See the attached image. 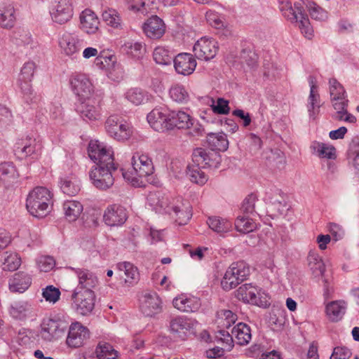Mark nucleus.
<instances>
[{
    "instance_id": "1",
    "label": "nucleus",
    "mask_w": 359,
    "mask_h": 359,
    "mask_svg": "<svg viewBox=\"0 0 359 359\" xmlns=\"http://www.w3.org/2000/svg\"><path fill=\"white\" fill-rule=\"evenodd\" d=\"M88 153L95 163L89 172L93 184L101 190L110 188L114 183V175L118 168L114 163L112 148L98 140H90Z\"/></svg>"
},
{
    "instance_id": "2",
    "label": "nucleus",
    "mask_w": 359,
    "mask_h": 359,
    "mask_svg": "<svg viewBox=\"0 0 359 359\" xmlns=\"http://www.w3.org/2000/svg\"><path fill=\"white\" fill-rule=\"evenodd\" d=\"M131 171L123 169L121 171L123 177L134 187H141L143 182L140 179L152 175L154 171L151 159L144 154L135 153L131 158Z\"/></svg>"
},
{
    "instance_id": "3",
    "label": "nucleus",
    "mask_w": 359,
    "mask_h": 359,
    "mask_svg": "<svg viewBox=\"0 0 359 359\" xmlns=\"http://www.w3.org/2000/svg\"><path fill=\"white\" fill-rule=\"evenodd\" d=\"M53 194L47 188L36 187L30 191L26 198V208L34 217H43L50 212Z\"/></svg>"
},
{
    "instance_id": "4",
    "label": "nucleus",
    "mask_w": 359,
    "mask_h": 359,
    "mask_svg": "<svg viewBox=\"0 0 359 359\" xmlns=\"http://www.w3.org/2000/svg\"><path fill=\"white\" fill-rule=\"evenodd\" d=\"M69 327V321L65 316L55 315L43 319L39 335L46 341H52L62 337Z\"/></svg>"
},
{
    "instance_id": "5",
    "label": "nucleus",
    "mask_w": 359,
    "mask_h": 359,
    "mask_svg": "<svg viewBox=\"0 0 359 359\" xmlns=\"http://www.w3.org/2000/svg\"><path fill=\"white\" fill-rule=\"evenodd\" d=\"M250 275V268L244 262L232 263L226 271L221 281L222 287L225 290L236 287Z\"/></svg>"
},
{
    "instance_id": "6",
    "label": "nucleus",
    "mask_w": 359,
    "mask_h": 359,
    "mask_svg": "<svg viewBox=\"0 0 359 359\" xmlns=\"http://www.w3.org/2000/svg\"><path fill=\"white\" fill-rule=\"evenodd\" d=\"M105 128L107 133L118 141L127 140L132 135L129 124L123 123L118 116H109L105 122Z\"/></svg>"
},
{
    "instance_id": "7",
    "label": "nucleus",
    "mask_w": 359,
    "mask_h": 359,
    "mask_svg": "<svg viewBox=\"0 0 359 359\" xmlns=\"http://www.w3.org/2000/svg\"><path fill=\"white\" fill-rule=\"evenodd\" d=\"M72 297L74 307L78 313L85 316L94 309L95 295L93 290H74Z\"/></svg>"
},
{
    "instance_id": "8",
    "label": "nucleus",
    "mask_w": 359,
    "mask_h": 359,
    "mask_svg": "<svg viewBox=\"0 0 359 359\" xmlns=\"http://www.w3.org/2000/svg\"><path fill=\"white\" fill-rule=\"evenodd\" d=\"M193 163L201 165L203 168H218L222 162V156L214 149L196 148L192 154Z\"/></svg>"
},
{
    "instance_id": "9",
    "label": "nucleus",
    "mask_w": 359,
    "mask_h": 359,
    "mask_svg": "<svg viewBox=\"0 0 359 359\" xmlns=\"http://www.w3.org/2000/svg\"><path fill=\"white\" fill-rule=\"evenodd\" d=\"M59 46L63 54L76 57L84 47V40L74 33L65 32L58 40Z\"/></svg>"
},
{
    "instance_id": "10",
    "label": "nucleus",
    "mask_w": 359,
    "mask_h": 359,
    "mask_svg": "<svg viewBox=\"0 0 359 359\" xmlns=\"http://www.w3.org/2000/svg\"><path fill=\"white\" fill-rule=\"evenodd\" d=\"M147 121L154 130L165 132L170 130V109L167 107H156L147 116Z\"/></svg>"
},
{
    "instance_id": "11",
    "label": "nucleus",
    "mask_w": 359,
    "mask_h": 359,
    "mask_svg": "<svg viewBox=\"0 0 359 359\" xmlns=\"http://www.w3.org/2000/svg\"><path fill=\"white\" fill-rule=\"evenodd\" d=\"M66 344L70 348H79L84 345L90 337L89 330L79 322L69 325Z\"/></svg>"
},
{
    "instance_id": "12",
    "label": "nucleus",
    "mask_w": 359,
    "mask_h": 359,
    "mask_svg": "<svg viewBox=\"0 0 359 359\" xmlns=\"http://www.w3.org/2000/svg\"><path fill=\"white\" fill-rule=\"evenodd\" d=\"M42 144L39 139L33 135H27L19 140L15 145V151L23 156L36 158L41 154Z\"/></svg>"
},
{
    "instance_id": "13",
    "label": "nucleus",
    "mask_w": 359,
    "mask_h": 359,
    "mask_svg": "<svg viewBox=\"0 0 359 359\" xmlns=\"http://www.w3.org/2000/svg\"><path fill=\"white\" fill-rule=\"evenodd\" d=\"M74 93L79 97V101L92 97L93 84L89 78L83 74L76 73L70 79Z\"/></svg>"
},
{
    "instance_id": "14",
    "label": "nucleus",
    "mask_w": 359,
    "mask_h": 359,
    "mask_svg": "<svg viewBox=\"0 0 359 359\" xmlns=\"http://www.w3.org/2000/svg\"><path fill=\"white\" fill-rule=\"evenodd\" d=\"M218 46L213 39L202 37L194 46V52L199 60H210L217 54Z\"/></svg>"
},
{
    "instance_id": "15",
    "label": "nucleus",
    "mask_w": 359,
    "mask_h": 359,
    "mask_svg": "<svg viewBox=\"0 0 359 359\" xmlns=\"http://www.w3.org/2000/svg\"><path fill=\"white\" fill-rule=\"evenodd\" d=\"M162 302L155 292H146L140 298V307L142 313L153 316L161 311Z\"/></svg>"
},
{
    "instance_id": "16",
    "label": "nucleus",
    "mask_w": 359,
    "mask_h": 359,
    "mask_svg": "<svg viewBox=\"0 0 359 359\" xmlns=\"http://www.w3.org/2000/svg\"><path fill=\"white\" fill-rule=\"evenodd\" d=\"M76 111L83 119L90 121L97 120L101 116L100 102L93 97L79 101Z\"/></svg>"
},
{
    "instance_id": "17",
    "label": "nucleus",
    "mask_w": 359,
    "mask_h": 359,
    "mask_svg": "<svg viewBox=\"0 0 359 359\" xmlns=\"http://www.w3.org/2000/svg\"><path fill=\"white\" fill-rule=\"evenodd\" d=\"M52 19L59 24H64L73 16V6L71 0H55L50 11Z\"/></svg>"
},
{
    "instance_id": "18",
    "label": "nucleus",
    "mask_w": 359,
    "mask_h": 359,
    "mask_svg": "<svg viewBox=\"0 0 359 359\" xmlns=\"http://www.w3.org/2000/svg\"><path fill=\"white\" fill-rule=\"evenodd\" d=\"M173 198L161 192H151L147 196V202L156 212L172 215Z\"/></svg>"
},
{
    "instance_id": "19",
    "label": "nucleus",
    "mask_w": 359,
    "mask_h": 359,
    "mask_svg": "<svg viewBox=\"0 0 359 359\" xmlns=\"http://www.w3.org/2000/svg\"><path fill=\"white\" fill-rule=\"evenodd\" d=\"M172 215H170L179 225L186 224L192 216L190 205L184 203L182 197L177 196L172 199Z\"/></svg>"
},
{
    "instance_id": "20",
    "label": "nucleus",
    "mask_w": 359,
    "mask_h": 359,
    "mask_svg": "<svg viewBox=\"0 0 359 359\" xmlns=\"http://www.w3.org/2000/svg\"><path fill=\"white\" fill-rule=\"evenodd\" d=\"M36 67V64L34 62L28 61L21 68L18 83L22 93L25 95L29 96L32 94L31 82L34 77Z\"/></svg>"
},
{
    "instance_id": "21",
    "label": "nucleus",
    "mask_w": 359,
    "mask_h": 359,
    "mask_svg": "<svg viewBox=\"0 0 359 359\" xmlns=\"http://www.w3.org/2000/svg\"><path fill=\"white\" fill-rule=\"evenodd\" d=\"M197 321L184 316L173 318L170 321V331L180 338L184 339L187 333L195 328Z\"/></svg>"
},
{
    "instance_id": "22",
    "label": "nucleus",
    "mask_w": 359,
    "mask_h": 359,
    "mask_svg": "<svg viewBox=\"0 0 359 359\" xmlns=\"http://www.w3.org/2000/svg\"><path fill=\"white\" fill-rule=\"evenodd\" d=\"M173 63L177 73L184 76L191 74L194 72L197 65L194 56L187 53L177 55L173 60Z\"/></svg>"
},
{
    "instance_id": "23",
    "label": "nucleus",
    "mask_w": 359,
    "mask_h": 359,
    "mask_svg": "<svg viewBox=\"0 0 359 359\" xmlns=\"http://www.w3.org/2000/svg\"><path fill=\"white\" fill-rule=\"evenodd\" d=\"M103 219L108 226L122 225L127 219L126 210L119 205H111L105 210Z\"/></svg>"
},
{
    "instance_id": "24",
    "label": "nucleus",
    "mask_w": 359,
    "mask_h": 359,
    "mask_svg": "<svg viewBox=\"0 0 359 359\" xmlns=\"http://www.w3.org/2000/svg\"><path fill=\"white\" fill-rule=\"evenodd\" d=\"M69 269L76 274L79 283L75 290H93L97 283V276L90 271L86 269L69 267Z\"/></svg>"
},
{
    "instance_id": "25",
    "label": "nucleus",
    "mask_w": 359,
    "mask_h": 359,
    "mask_svg": "<svg viewBox=\"0 0 359 359\" xmlns=\"http://www.w3.org/2000/svg\"><path fill=\"white\" fill-rule=\"evenodd\" d=\"M144 34L150 39H160L165 33L163 21L156 15L149 18L142 26Z\"/></svg>"
},
{
    "instance_id": "26",
    "label": "nucleus",
    "mask_w": 359,
    "mask_h": 359,
    "mask_svg": "<svg viewBox=\"0 0 359 359\" xmlns=\"http://www.w3.org/2000/svg\"><path fill=\"white\" fill-rule=\"evenodd\" d=\"M80 28L84 32L95 34L99 29L100 20L97 15L90 9H85L79 16Z\"/></svg>"
},
{
    "instance_id": "27",
    "label": "nucleus",
    "mask_w": 359,
    "mask_h": 359,
    "mask_svg": "<svg viewBox=\"0 0 359 359\" xmlns=\"http://www.w3.org/2000/svg\"><path fill=\"white\" fill-rule=\"evenodd\" d=\"M116 269L119 272V276L123 278L121 273L125 275L124 281L128 285H133L140 279V273L137 268L131 262H121L116 265Z\"/></svg>"
},
{
    "instance_id": "28",
    "label": "nucleus",
    "mask_w": 359,
    "mask_h": 359,
    "mask_svg": "<svg viewBox=\"0 0 359 359\" xmlns=\"http://www.w3.org/2000/svg\"><path fill=\"white\" fill-rule=\"evenodd\" d=\"M172 304L175 308L182 312H196L201 307L200 299L196 297L181 295L175 297Z\"/></svg>"
},
{
    "instance_id": "29",
    "label": "nucleus",
    "mask_w": 359,
    "mask_h": 359,
    "mask_svg": "<svg viewBox=\"0 0 359 359\" xmlns=\"http://www.w3.org/2000/svg\"><path fill=\"white\" fill-rule=\"evenodd\" d=\"M258 294V289L252 284H244L240 286L235 292L236 297L238 299L256 305L259 304Z\"/></svg>"
},
{
    "instance_id": "30",
    "label": "nucleus",
    "mask_w": 359,
    "mask_h": 359,
    "mask_svg": "<svg viewBox=\"0 0 359 359\" xmlns=\"http://www.w3.org/2000/svg\"><path fill=\"white\" fill-rule=\"evenodd\" d=\"M32 283L31 276L22 271L15 273L11 278L9 279V289L13 292H24L29 288Z\"/></svg>"
},
{
    "instance_id": "31",
    "label": "nucleus",
    "mask_w": 359,
    "mask_h": 359,
    "mask_svg": "<svg viewBox=\"0 0 359 359\" xmlns=\"http://www.w3.org/2000/svg\"><path fill=\"white\" fill-rule=\"evenodd\" d=\"M16 21L15 10L12 4H0V27L4 29H11Z\"/></svg>"
},
{
    "instance_id": "32",
    "label": "nucleus",
    "mask_w": 359,
    "mask_h": 359,
    "mask_svg": "<svg viewBox=\"0 0 359 359\" xmlns=\"http://www.w3.org/2000/svg\"><path fill=\"white\" fill-rule=\"evenodd\" d=\"M346 303L343 300L332 301L325 306V313L332 322H338L342 319L346 311Z\"/></svg>"
},
{
    "instance_id": "33",
    "label": "nucleus",
    "mask_w": 359,
    "mask_h": 359,
    "mask_svg": "<svg viewBox=\"0 0 359 359\" xmlns=\"http://www.w3.org/2000/svg\"><path fill=\"white\" fill-rule=\"evenodd\" d=\"M170 123H172L170 130L177 128L178 129L189 128L193 125L191 116L183 111L170 110Z\"/></svg>"
},
{
    "instance_id": "34",
    "label": "nucleus",
    "mask_w": 359,
    "mask_h": 359,
    "mask_svg": "<svg viewBox=\"0 0 359 359\" xmlns=\"http://www.w3.org/2000/svg\"><path fill=\"white\" fill-rule=\"evenodd\" d=\"M19 177V172L13 162L0 163V179L8 186L17 182Z\"/></svg>"
},
{
    "instance_id": "35",
    "label": "nucleus",
    "mask_w": 359,
    "mask_h": 359,
    "mask_svg": "<svg viewBox=\"0 0 359 359\" xmlns=\"http://www.w3.org/2000/svg\"><path fill=\"white\" fill-rule=\"evenodd\" d=\"M232 334L234 341L241 346L247 345L252 339L251 329L244 323H238L232 329Z\"/></svg>"
},
{
    "instance_id": "36",
    "label": "nucleus",
    "mask_w": 359,
    "mask_h": 359,
    "mask_svg": "<svg viewBox=\"0 0 359 359\" xmlns=\"http://www.w3.org/2000/svg\"><path fill=\"white\" fill-rule=\"evenodd\" d=\"M310 148L312 153L320 158L334 159L336 158V149L331 144L313 141Z\"/></svg>"
},
{
    "instance_id": "37",
    "label": "nucleus",
    "mask_w": 359,
    "mask_h": 359,
    "mask_svg": "<svg viewBox=\"0 0 359 359\" xmlns=\"http://www.w3.org/2000/svg\"><path fill=\"white\" fill-rule=\"evenodd\" d=\"M307 261L309 270L313 277L318 278L323 276L325 266L321 257L316 252L310 251Z\"/></svg>"
},
{
    "instance_id": "38",
    "label": "nucleus",
    "mask_w": 359,
    "mask_h": 359,
    "mask_svg": "<svg viewBox=\"0 0 359 359\" xmlns=\"http://www.w3.org/2000/svg\"><path fill=\"white\" fill-rule=\"evenodd\" d=\"M83 57L85 59H89L92 57H96L95 64L101 69L108 68L109 66V62H114V57L113 55L103 56L102 55H98V50L97 48L93 47H88L83 51Z\"/></svg>"
},
{
    "instance_id": "39",
    "label": "nucleus",
    "mask_w": 359,
    "mask_h": 359,
    "mask_svg": "<svg viewBox=\"0 0 359 359\" xmlns=\"http://www.w3.org/2000/svg\"><path fill=\"white\" fill-rule=\"evenodd\" d=\"M207 224L212 231L219 234L228 233L232 229L231 222L217 216L208 217Z\"/></svg>"
},
{
    "instance_id": "40",
    "label": "nucleus",
    "mask_w": 359,
    "mask_h": 359,
    "mask_svg": "<svg viewBox=\"0 0 359 359\" xmlns=\"http://www.w3.org/2000/svg\"><path fill=\"white\" fill-rule=\"evenodd\" d=\"M295 9L298 11V21L299 27L302 33L308 39H311L313 36V29L311 27L309 20L307 15L304 12V8L302 4L299 2L294 3Z\"/></svg>"
},
{
    "instance_id": "41",
    "label": "nucleus",
    "mask_w": 359,
    "mask_h": 359,
    "mask_svg": "<svg viewBox=\"0 0 359 359\" xmlns=\"http://www.w3.org/2000/svg\"><path fill=\"white\" fill-rule=\"evenodd\" d=\"M207 141L210 149L216 151H224L228 149L229 141L224 133H211L208 135Z\"/></svg>"
},
{
    "instance_id": "42",
    "label": "nucleus",
    "mask_w": 359,
    "mask_h": 359,
    "mask_svg": "<svg viewBox=\"0 0 359 359\" xmlns=\"http://www.w3.org/2000/svg\"><path fill=\"white\" fill-rule=\"evenodd\" d=\"M174 53L165 46L156 47L153 53L154 61L159 65H168L173 62L175 58Z\"/></svg>"
},
{
    "instance_id": "43",
    "label": "nucleus",
    "mask_w": 359,
    "mask_h": 359,
    "mask_svg": "<svg viewBox=\"0 0 359 359\" xmlns=\"http://www.w3.org/2000/svg\"><path fill=\"white\" fill-rule=\"evenodd\" d=\"M60 184L62 192L69 196L76 195L81 189L80 181L73 176L61 178Z\"/></svg>"
},
{
    "instance_id": "44",
    "label": "nucleus",
    "mask_w": 359,
    "mask_h": 359,
    "mask_svg": "<svg viewBox=\"0 0 359 359\" xmlns=\"http://www.w3.org/2000/svg\"><path fill=\"white\" fill-rule=\"evenodd\" d=\"M82 204L77 201H67L63 204V210L66 218L70 221H75L83 211Z\"/></svg>"
},
{
    "instance_id": "45",
    "label": "nucleus",
    "mask_w": 359,
    "mask_h": 359,
    "mask_svg": "<svg viewBox=\"0 0 359 359\" xmlns=\"http://www.w3.org/2000/svg\"><path fill=\"white\" fill-rule=\"evenodd\" d=\"M126 99L135 105L146 103L149 100V95L145 90L134 88L129 89L125 94Z\"/></svg>"
},
{
    "instance_id": "46",
    "label": "nucleus",
    "mask_w": 359,
    "mask_h": 359,
    "mask_svg": "<svg viewBox=\"0 0 359 359\" xmlns=\"http://www.w3.org/2000/svg\"><path fill=\"white\" fill-rule=\"evenodd\" d=\"M103 21L114 29H122L123 22L119 13L113 8H107L102 13Z\"/></svg>"
},
{
    "instance_id": "47",
    "label": "nucleus",
    "mask_w": 359,
    "mask_h": 359,
    "mask_svg": "<svg viewBox=\"0 0 359 359\" xmlns=\"http://www.w3.org/2000/svg\"><path fill=\"white\" fill-rule=\"evenodd\" d=\"M170 97L180 104L187 103L189 100V94L185 87L181 84H173L169 89Z\"/></svg>"
},
{
    "instance_id": "48",
    "label": "nucleus",
    "mask_w": 359,
    "mask_h": 359,
    "mask_svg": "<svg viewBox=\"0 0 359 359\" xmlns=\"http://www.w3.org/2000/svg\"><path fill=\"white\" fill-rule=\"evenodd\" d=\"M30 311V305L25 301L15 302L11 304L10 315L15 319L22 320L27 316Z\"/></svg>"
},
{
    "instance_id": "49",
    "label": "nucleus",
    "mask_w": 359,
    "mask_h": 359,
    "mask_svg": "<svg viewBox=\"0 0 359 359\" xmlns=\"http://www.w3.org/2000/svg\"><path fill=\"white\" fill-rule=\"evenodd\" d=\"M201 165L194 163L187 166V175L190 180L196 184L203 185L208 181L207 175L201 170Z\"/></svg>"
},
{
    "instance_id": "50",
    "label": "nucleus",
    "mask_w": 359,
    "mask_h": 359,
    "mask_svg": "<svg viewBox=\"0 0 359 359\" xmlns=\"http://www.w3.org/2000/svg\"><path fill=\"white\" fill-rule=\"evenodd\" d=\"M97 359H118V353L107 342L99 343L95 349Z\"/></svg>"
},
{
    "instance_id": "51",
    "label": "nucleus",
    "mask_w": 359,
    "mask_h": 359,
    "mask_svg": "<svg viewBox=\"0 0 359 359\" xmlns=\"http://www.w3.org/2000/svg\"><path fill=\"white\" fill-rule=\"evenodd\" d=\"M122 49L127 55L135 59L142 57L145 52L144 45L142 42L133 41L126 42Z\"/></svg>"
},
{
    "instance_id": "52",
    "label": "nucleus",
    "mask_w": 359,
    "mask_h": 359,
    "mask_svg": "<svg viewBox=\"0 0 359 359\" xmlns=\"http://www.w3.org/2000/svg\"><path fill=\"white\" fill-rule=\"evenodd\" d=\"M236 229L243 233L253 231L256 229V224L246 215H239L235 221Z\"/></svg>"
},
{
    "instance_id": "53",
    "label": "nucleus",
    "mask_w": 359,
    "mask_h": 359,
    "mask_svg": "<svg viewBox=\"0 0 359 359\" xmlns=\"http://www.w3.org/2000/svg\"><path fill=\"white\" fill-rule=\"evenodd\" d=\"M279 8L285 18L291 22L298 21V11L295 7L292 6V3L289 0H278Z\"/></svg>"
},
{
    "instance_id": "54",
    "label": "nucleus",
    "mask_w": 359,
    "mask_h": 359,
    "mask_svg": "<svg viewBox=\"0 0 359 359\" xmlns=\"http://www.w3.org/2000/svg\"><path fill=\"white\" fill-rule=\"evenodd\" d=\"M21 264V259L17 253L6 252L2 266L4 270L15 271Z\"/></svg>"
},
{
    "instance_id": "55",
    "label": "nucleus",
    "mask_w": 359,
    "mask_h": 359,
    "mask_svg": "<svg viewBox=\"0 0 359 359\" xmlns=\"http://www.w3.org/2000/svg\"><path fill=\"white\" fill-rule=\"evenodd\" d=\"M329 84L331 99H344V97H346L344 87L335 79H330Z\"/></svg>"
},
{
    "instance_id": "56",
    "label": "nucleus",
    "mask_w": 359,
    "mask_h": 359,
    "mask_svg": "<svg viewBox=\"0 0 359 359\" xmlns=\"http://www.w3.org/2000/svg\"><path fill=\"white\" fill-rule=\"evenodd\" d=\"M265 200L270 203L273 207L283 206V204L285 203L284 197L279 189L271 190L266 192Z\"/></svg>"
},
{
    "instance_id": "57",
    "label": "nucleus",
    "mask_w": 359,
    "mask_h": 359,
    "mask_svg": "<svg viewBox=\"0 0 359 359\" xmlns=\"http://www.w3.org/2000/svg\"><path fill=\"white\" fill-rule=\"evenodd\" d=\"M240 58L242 63L251 68L256 65L257 61V55L250 48L243 49L240 54Z\"/></svg>"
},
{
    "instance_id": "58",
    "label": "nucleus",
    "mask_w": 359,
    "mask_h": 359,
    "mask_svg": "<svg viewBox=\"0 0 359 359\" xmlns=\"http://www.w3.org/2000/svg\"><path fill=\"white\" fill-rule=\"evenodd\" d=\"M36 263L39 269L43 272L51 271L55 265L53 257L50 256H41L37 259Z\"/></svg>"
},
{
    "instance_id": "59",
    "label": "nucleus",
    "mask_w": 359,
    "mask_h": 359,
    "mask_svg": "<svg viewBox=\"0 0 359 359\" xmlns=\"http://www.w3.org/2000/svg\"><path fill=\"white\" fill-rule=\"evenodd\" d=\"M42 295L47 302L55 303L60 299V292L59 289L49 285L43 289Z\"/></svg>"
},
{
    "instance_id": "60",
    "label": "nucleus",
    "mask_w": 359,
    "mask_h": 359,
    "mask_svg": "<svg viewBox=\"0 0 359 359\" xmlns=\"http://www.w3.org/2000/svg\"><path fill=\"white\" fill-rule=\"evenodd\" d=\"M257 197L255 194L248 195L243 201L241 210L243 214H252L255 211V204Z\"/></svg>"
},
{
    "instance_id": "61",
    "label": "nucleus",
    "mask_w": 359,
    "mask_h": 359,
    "mask_svg": "<svg viewBox=\"0 0 359 359\" xmlns=\"http://www.w3.org/2000/svg\"><path fill=\"white\" fill-rule=\"evenodd\" d=\"M211 107L213 112L218 114H227L230 110L229 101L224 98H218L216 103L213 102Z\"/></svg>"
},
{
    "instance_id": "62",
    "label": "nucleus",
    "mask_w": 359,
    "mask_h": 359,
    "mask_svg": "<svg viewBox=\"0 0 359 359\" xmlns=\"http://www.w3.org/2000/svg\"><path fill=\"white\" fill-rule=\"evenodd\" d=\"M12 120V114L9 109L0 105V131L6 129L10 125Z\"/></svg>"
},
{
    "instance_id": "63",
    "label": "nucleus",
    "mask_w": 359,
    "mask_h": 359,
    "mask_svg": "<svg viewBox=\"0 0 359 359\" xmlns=\"http://www.w3.org/2000/svg\"><path fill=\"white\" fill-rule=\"evenodd\" d=\"M218 315L224 320L223 325L227 328L229 327L231 324L235 323L237 320V315L230 310H221L218 313Z\"/></svg>"
},
{
    "instance_id": "64",
    "label": "nucleus",
    "mask_w": 359,
    "mask_h": 359,
    "mask_svg": "<svg viewBox=\"0 0 359 359\" xmlns=\"http://www.w3.org/2000/svg\"><path fill=\"white\" fill-rule=\"evenodd\" d=\"M352 353L351 350L344 346L335 347L330 356V359H348Z\"/></svg>"
}]
</instances>
